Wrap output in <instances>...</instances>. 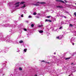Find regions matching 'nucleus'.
<instances>
[{"label":"nucleus","instance_id":"393cba45","mask_svg":"<svg viewBox=\"0 0 76 76\" xmlns=\"http://www.w3.org/2000/svg\"><path fill=\"white\" fill-rule=\"evenodd\" d=\"M20 3L21 4H23L24 3H25V2H22Z\"/></svg>","mask_w":76,"mask_h":76},{"label":"nucleus","instance_id":"f03ea898","mask_svg":"<svg viewBox=\"0 0 76 76\" xmlns=\"http://www.w3.org/2000/svg\"><path fill=\"white\" fill-rule=\"evenodd\" d=\"M76 39V38L72 37L70 39L71 42H72V41H75Z\"/></svg>","mask_w":76,"mask_h":76},{"label":"nucleus","instance_id":"ddd939ff","mask_svg":"<svg viewBox=\"0 0 76 76\" xmlns=\"http://www.w3.org/2000/svg\"><path fill=\"white\" fill-rule=\"evenodd\" d=\"M31 27H34V24H32L31 25Z\"/></svg>","mask_w":76,"mask_h":76},{"label":"nucleus","instance_id":"b1692460","mask_svg":"<svg viewBox=\"0 0 76 76\" xmlns=\"http://www.w3.org/2000/svg\"><path fill=\"white\" fill-rule=\"evenodd\" d=\"M69 59H70V58H66V60H69Z\"/></svg>","mask_w":76,"mask_h":76},{"label":"nucleus","instance_id":"c85d7f7f","mask_svg":"<svg viewBox=\"0 0 76 76\" xmlns=\"http://www.w3.org/2000/svg\"><path fill=\"white\" fill-rule=\"evenodd\" d=\"M21 17H23V15H21Z\"/></svg>","mask_w":76,"mask_h":76},{"label":"nucleus","instance_id":"7c9ffc66","mask_svg":"<svg viewBox=\"0 0 76 76\" xmlns=\"http://www.w3.org/2000/svg\"><path fill=\"white\" fill-rule=\"evenodd\" d=\"M72 45H75V43H72Z\"/></svg>","mask_w":76,"mask_h":76},{"label":"nucleus","instance_id":"7ed1b4c3","mask_svg":"<svg viewBox=\"0 0 76 76\" xmlns=\"http://www.w3.org/2000/svg\"><path fill=\"white\" fill-rule=\"evenodd\" d=\"M19 2H18L17 3H16L15 4V5H16V4H18L17 5H16L15 7H19Z\"/></svg>","mask_w":76,"mask_h":76},{"label":"nucleus","instance_id":"f257e3e1","mask_svg":"<svg viewBox=\"0 0 76 76\" xmlns=\"http://www.w3.org/2000/svg\"><path fill=\"white\" fill-rule=\"evenodd\" d=\"M62 38H63V37L62 36L61 37V36H58L56 37V39H61Z\"/></svg>","mask_w":76,"mask_h":76},{"label":"nucleus","instance_id":"2eb2a0df","mask_svg":"<svg viewBox=\"0 0 76 76\" xmlns=\"http://www.w3.org/2000/svg\"><path fill=\"white\" fill-rule=\"evenodd\" d=\"M27 50V49H24V52H26Z\"/></svg>","mask_w":76,"mask_h":76},{"label":"nucleus","instance_id":"412c9836","mask_svg":"<svg viewBox=\"0 0 76 76\" xmlns=\"http://www.w3.org/2000/svg\"><path fill=\"white\" fill-rule=\"evenodd\" d=\"M42 26H43V25H39V27H42Z\"/></svg>","mask_w":76,"mask_h":76},{"label":"nucleus","instance_id":"9d476101","mask_svg":"<svg viewBox=\"0 0 76 76\" xmlns=\"http://www.w3.org/2000/svg\"><path fill=\"white\" fill-rule=\"evenodd\" d=\"M52 18V16H51V15H49V16H48V18Z\"/></svg>","mask_w":76,"mask_h":76},{"label":"nucleus","instance_id":"a878e982","mask_svg":"<svg viewBox=\"0 0 76 76\" xmlns=\"http://www.w3.org/2000/svg\"><path fill=\"white\" fill-rule=\"evenodd\" d=\"M75 64H74V63H72V64H71L72 65H75Z\"/></svg>","mask_w":76,"mask_h":76},{"label":"nucleus","instance_id":"9b49d317","mask_svg":"<svg viewBox=\"0 0 76 76\" xmlns=\"http://www.w3.org/2000/svg\"><path fill=\"white\" fill-rule=\"evenodd\" d=\"M41 63H42V62H43V63H47L44 60L42 61H41Z\"/></svg>","mask_w":76,"mask_h":76},{"label":"nucleus","instance_id":"39448f33","mask_svg":"<svg viewBox=\"0 0 76 76\" xmlns=\"http://www.w3.org/2000/svg\"><path fill=\"white\" fill-rule=\"evenodd\" d=\"M56 1H58V2H61V3H64V2L63 1H62V0H56Z\"/></svg>","mask_w":76,"mask_h":76},{"label":"nucleus","instance_id":"423d86ee","mask_svg":"<svg viewBox=\"0 0 76 76\" xmlns=\"http://www.w3.org/2000/svg\"><path fill=\"white\" fill-rule=\"evenodd\" d=\"M56 7L57 8H59V9H61V8H63V7L62 6H56Z\"/></svg>","mask_w":76,"mask_h":76},{"label":"nucleus","instance_id":"f704fd0d","mask_svg":"<svg viewBox=\"0 0 76 76\" xmlns=\"http://www.w3.org/2000/svg\"><path fill=\"white\" fill-rule=\"evenodd\" d=\"M75 4H76V3H75Z\"/></svg>","mask_w":76,"mask_h":76},{"label":"nucleus","instance_id":"4c0bfd02","mask_svg":"<svg viewBox=\"0 0 76 76\" xmlns=\"http://www.w3.org/2000/svg\"><path fill=\"white\" fill-rule=\"evenodd\" d=\"M48 64H49V63H48Z\"/></svg>","mask_w":76,"mask_h":76},{"label":"nucleus","instance_id":"e433bc0d","mask_svg":"<svg viewBox=\"0 0 76 76\" xmlns=\"http://www.w3.org/2000/svg\"><path fill=\"white\" fill-rule=\"evenodd\" d=\"M61 24H63V23H61Z\"/></svg>","mask_w":76,"mask_h":76},{"label":"nucleus","instance_id":"f3484780","mask_svg":"<svg viewBox=\"0 0 76 76\" xmlns=\"http://www.w3.org/2000/svg\"><path fill=\"white\" fill-rule=\"evenodd\" d=\"M23 7H25V4H24L23 6L21 7V8H23Z\"/></svg>","mask_w":76,"mask_h":76},{"label":"nucleus","instance_id":"5701e85b","mask_svg":"<svg viewBox=\"0 0 76 76\" xmlns=\"http://www.w3.org/2000/svg\"><path fill=\"white\" fill-rule=\"evenodd\" d=\"M24 30L25 31H27V30L26 28H24Z\"/></svg>","mask_w":76,"mask_h":76},{"label":"nucleus","instance_id":"20e7f679","mask_svg":"<svg viewBox=\"0 0 76 76\" xmlns=\"http://www.w3.org/2000/svg\"><path fill=\"white\" fill-rule=\"evenodd\" d=\"M37 3H40V4H45V3L44 2H40L39 3V2H37Z\"/></svg>","mask_w":76,"mask_h":76},{"label":"nucleus","instance_id":"c756f323","mask_svg":"<svg viewBox=\"0 0 76 76\" xmlns=\"http://www.w3.org/2000/svg\"><path fill=\"white\" fill-rule=\"evenodd\" d=\"M47 21H48V19H46V20H45V22H47Z\"/></svg>","mask_w":76,"mask_h":76},{"label":"nucleus","instance_id":"2f4dec72","mask_svg":"<svg viewBox=\"0 0 76 76\" xmlns=\"http://www.w3.org/2000/svg\"><path fill=\"white\" fill-rule=\"evenodd\" d=\"M65 1L66 3H67V1Z\"/></svg>","mask_w":76,"mask_h":76},{"label":"nucleus","instance_id":"c9c22d12","mask_svg":"<svg viewBox=\"0 0 76 76\" xmlns=\"http://www.w3.org/2000/svg\"><path fill=\"white\" fill-rule=\"evenodd\" d=\"M47 18H48V16H47Z\"/></svg>","mask_w":76,"mask_h":76},{"label":"nucleus","instance_id":"4be33fe9","mask_svg":"<svg viewBox=\"0 0 76 76\" xmlns=\"http://www.w3.org/2000/svg\"><path fill=\"white\" fill-rule=\"evenodd\" d=\"M69 26H71V27H72L73 26V25H72V24H69Z\"/></svg>","mask_w":76,"mask_h":76},{"label":"nucleus","instance_id":"4468645a","mask_svg":"<svg viewBox=\"0 0 76 76\" xmlns=\"http://www.w3.org/2000/svg\"><path fill=\"white\" fill-rule=\"evenodd\" d=\"M48 22H52V21L50 20H48Z\"/></svg>","mask_w":76,"mask_h":76},{"label":"nucleus","instance_id":"a211bd4d","mask_svg":"<svg viewBox=\"0 0 76 76\" xmlns=\"http://www.w3.org/2000/svg\"><path fill=\"white\" fill-rule=\"evenodd\" d=\"M19 42L20 43H22V42H23V41H22V40H20V41Z\"/></svg>","mask_w":76,"mask_h":76},{"label":"nucleus","instance_id":"f8f14e48","mask_svg":"<svg viewBox=\"0 0 76 76\" xmlns=\"http://www.w3.org/2000/svg\"><path fill=\"white\" fill-rule=\"evenodd\" d=\"M19 70H22V68L20 67L19 68Z\"/></svg>","mask_w":76,"mask_h":76},{"label":"nucleus","instance_id":"6ab92c4d","mask_svg":"<svg viewBox=\"0 0 76 76\" xmlns=\"http://www.w3.org/2000/svg\"><path fill=\"white\" fill-rule=\"evenodd\" d=\"M63 29V27L61 26V27L60 28H59V29Z\"/></svg>","mask_w":76,"mask_h":76},{"label":"nucleus","instance_id":"cd10ccee","mask_svg":"<svg viewBox=\"0 0 76 76\" xmlns=\"http://www.w3.org/2000/svg\"><path fill=\"white\" fill-rule=\"evenodd\" d=\"M65 13H69V12L67 11H65Z\"/></svg>","mask_w":76,"mask_h":76},{"label":"nucleus","instance_id":"dca6fc26","mask_svg":"<svg viewBox=\"0 0 76 76\" xmlns=\"http://www.w3.org/2000/svg\"><path fill=\"white\" fill-rule=\"evenodd\" d=\"M73 34H74V35H76V31L74 32L73 33Z\"/></svg>","mask_w":76,"mask_h":76},{"label":"nucleus","instance_id":"473e14b6","mask_svg":"<svg viewBox=\"0 0 76 76\" xmlns=\"http://www.w3.org/2000/svg\"><path fill=\"white\" fill-rule=\"evenodd\" d=\"M71 75H69L68 76H71Z\"/></svg>","mask_w":76,"mask_h":76},{"label":"nucleus","instance_id":"1a4fd4ad","mask_svg":"<svg viewBox=\"0 0 76 76\" xmlns=\"http://www.w3.org/2000/svg\"><path fill=\"white\" fill-rule=\"evenodd\" d=\"M33 5H34V6H39V4H33Z\"/></svg>","mask_w":76,"mask_h":76},{"label":"nucleus","instance_id":"bb28decb","mask_svg":"<svg viewBox=\"0 0 76 76\" xmlns=\"http://www.w3.org/2000/svg\"><path fill=\"white\" fill-rule=\"evenodd\" d=\"M28 18H32V16H28Z\"/></svg>","mask_w":76,"mask_h":76},{"label":"nucleus","instance_id":"6e6552de","mask_svg":"<svg viewBox=\"0 0 76 76\" xmlns=\"http://www.w3.org/2000/svg\"><path fill=\"white\" fill-rule=\"evenodd\" d=\"M33 5H34V6H39V4H33Z\"/></svg>","mask_w":76,"mask_h":76},{"label":"nucleus","instance_id":"aec40b11","mask_svg":"<svg viewBox=\"0 0 76 76\" xmlns=\"http://www.w3.org/2000/svg\"><path fill=\"white\" fill-rule=\"evenodd\" d=\"M37 15V13L35 12H34V13H33V15Z\"/></svg>","mask_w":76,"mask_h":76},{"label":"nucleus","instance_id":"72a5a7b5","mask_svg":"<svg viewBox=\"0 0 76 76\" xmlns=\"http://www.w3.org/2000/svg\"><path fill=\"white\" fill-rule=\"evenodd\" d=\"M54 54H56V53H54Z\"/></svg>","mask_w":76,"mask_h":76},{"label":"nucleus","instance_id":"0eeeda50","mask_svg":"<svg viewBox=\"0 0 76 76\" xmlns=\"http://www.w3.org/2000/svg\"><path fill=\"white\" fill-rule=\"evenodd\" d=\"M39 32L40 33V34H41L42 33H43V31L42 30H41L39 31Z\"/></svg>","mask_w":76,"mask_h":76}]
</instances>
